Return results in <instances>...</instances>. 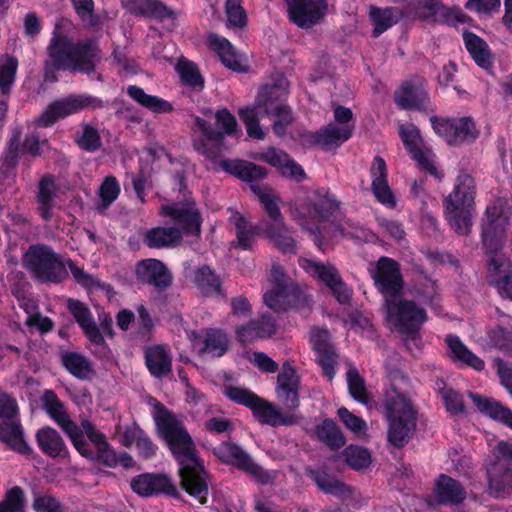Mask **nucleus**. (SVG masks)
Instances as JSON below:
<instances>
[{"instance_id": "13", "label": "nucleus", "mask_w": 512, "mask_h": 512, "mask_svg": "<svg viewBox=\"0 0 512 512\" xmlns=\"http://www.w3.org/2000/svg\"><path fill=\"white\" fill-rule=\"evenodd\" d=\"M16 414V401L9 395L0 393V440L18 453L29 455L32 449L24 440Z\"/></svg>"}, {"instance_id": "35", "label": "nucleus", "mask_w": 512, "mask_h": 512, "mask_svg": "<svg viewBox=\"0 0 512 512\" xmlns=\"http://www.w3.org/2000/svg\"><path fill=\"white\" fill-rule=\"evenodd\" d=\"M56 198V186L50 176L43 177L38 185L36 195L37 211L41 218L48 222L54 216V201Z\"/></svg>"}, {"instance_id": "29", "label": "nucleus", "mask_w": 512, "mask_h": 512, "mask_svg": "<svg viewBox=\"0 0 512 512\" xmlns=\"http://www.w3.org/2000/svg\"><path fill=\"white\" fill-rule=\"evenodd\" d=\"M131 488L141 496H150L157 493L176 495L175 486L164 475L141 474L132 479Z\"/></svg>"}, {"instance_id": "61", "label": "nucleus", "mask_w": 512, "mask_h": 512, "mask_svg": "<svg viewBox=\"0 0 512 512\" xmlns=\"http://www.w3.org/2000/svg\"><path fill=\"white\" fill-rule=\"evenodd\" d=\"M76 141L81 148L87 151H94L101 146L98 131L89 125L82 128V131L77 135Z\"/></svg>"}, {"instance_id": "64", "label": "nucleus", "mask_w": 512, "mask_h": 512, "mask_svg": "<svg viewBox=\"0 0 512 512\" xmlns=\"http://www.w3.org/2000/svg\"><path fill=\"white\" fill-rule=\"evenodd\" d=\"M412 7L415 14L422 19L432 18L442 9L438 0H414Z\"/></svg>"}, {"instance_id": "56", "label": "nucleus", "mask_w": 512, "mask_h": 512, "mask_svg": "<svg viewBox=\"0 0 512 512\" xmlns=\"http://www.w3.org/2000/svg\"><path fill=\"white\" fill-rule=\"evenodd\" d=\"M344 456L347 464L356 470L364 469L371 463L369 451L359 446H348L344 450Z\"/></svg>"}, {"instance_id": "1", "label": "nucleus", "mask_w": 512, "mask_h": 512, "mask_svg": "<svg viewBox=\"0 0 512 512\" xmlns=\"http://www.w3.org/2000/svg\"><path fill=\"white\" fill-rule=\"evenodd\" d=\"M152 416L159 433L179 461L182 486L201 504L206 503L208 494L206 473L196 455L194 443L182 422L159 402H155Z\"/></svg>"}, {"instance_id": "15", "label": "nucleus", "mask_w": 512, "mask_h": 512, "mask_svg": "<svg viewBox=\"0 0 512 512\" xmlns=\"http://www.w3.org/2000/svg\"><path fill=\"white\" fill-rule=\"evenodd\" d=\"M270 289L264 293L265 304L276 311L286 310L299 298V290L279 265H273L269 274Z\"/></svg>"}, {"instance_id": "18", "label": "nucleus", "mask_w": 512, "mask_h": 512, "mask_svg": "<svg viewBox=\"0 0 512 512\" xmlns=\"http://www.w3.org/2000/svg\"><path fill=\"white\" fill-rule=\"evenodd\" d=\"M370 272L384 302L402 293L404 282L399 264L395 260L381 257Z\"/></svg>"}, {"instance_id": "6", "label": "nucleus", "mask_w": 512, "mask_h": 512, "mask_svg": "<svg viewBox=\"0 0 512 512\" xmlns=\"http://www.w3.org/2000/svg\"><path fill=\"white\" fill-rule=\"evenodd\" d=\"M384 408L388 421V441L395 447H403L416 428L415 410L410 400L395 388L386 391Z\"/></svg>"}, {"instance_id": "39", "label": "nucleus", "mask_w": 512, "mask_h": 512, "mask_svg": "<svg viewBox=\"0 0 512 512\" xmlns=\"http://www.w3.org/2000/svg\"><path fill=\"white\" fill-rule=\"evenodd\" d=\"M435 496L439 503L458 504L466 498V491L455 479L441 475L436 483Z\"/></svg>"}, {"instance_id": "43", "label": "nucleus", "mask_w": 512, "mask_h": 512, "mask_svg": "<svg viewBox=\"0 0 512 512\" xmlns=\"http://www.w3.org/2000/svg\"><path fill=\"white\" fill-rule=\"evenodd\" d=\"M181 240V232L175 227H155L148 230L144 242L150 248L170 247Z\"/></svg>"}, {"instance_id": "49", "label": "nucleus", "mask_w": 512, "mask_h": 512, "mask_svg": "<svg viewBox=\"0 0 512 512\" xmlns=\"http://www.w3.org/2000/svg\"><path fill=\"white\" fill-rule=\"evenodd\" d=\"M320 441L332 449H338L345 444V437L333 420L326 419L316 428Z\"/></svg>"}, {"instance_id": "60", "label": "nucleus", "mask_w": 512, "mask_h": 512, "mask_svg": "<svg viewBox=\"0 0 512 512\" xmlns=\"http://www.w3.org/2000/svg\"><path fill=\"white\" fill-rule=\"evenodd\" d=\"M224 394L232 401L245 405L247 407H251L255 400H257V395L252 391L240 387V386H232L226 385L224 387Z\"/></svg>"}, {"instance_id": "10", "label": "nucleus", "mask_w": 512, "mask_h": 512, "mask_svg": "<svg viewBox=\"0 0 512 512\" xmlns=\"http://www.w3.org/2000/svg\"><path fill=\"white\" fill-rule=\"evenodd\" d=\"M215 119L217 130L213 129L204 119L195 118V125L203 137L194 141V148L211 160L217 158L223 136L231 135L237 129V121L227 109L217 111Z\"/></svg>"}, {"instance_id": "58", "label": "nucleus", "mask_w": 512, "mask_h": 512, "mask_svg": "<svg viewBox=\"0 0 512 512\" xmlns=\"http://www.w3.org/2000/svg\"><path fill=\"white\" fill-rule=\"evenodd\" d=\"M337 414L346 428L355 435L358 437L367 435V424L362 418L354 415L345 407L339 408Z\"/></svg>"}, {"instance_id": "34", "label": "nucleus", "mask_w": 512, "mask_h": 512, "mask_svg": "<svg viewBox=\"0 0 512 512\" xmlns=\"http://www.w3.org/2000/svg\"><path fill=\"white\" fill-rule=\"evenodd\" d=\"M162 213L170 216L185 233L196 235L200 233L199 215L194 206L190 204L163 206Z\"/></svg>"}, {"instance_id": "30", "label": "nucleus", "mask_w": 512, "mask_h": 512, "mask_svg": "<svg viewBox=\"0 0 512 512\" xmlns=\"http://www.w3.org/2000/svg\"><path fill=\"white\" fill-rule=\"evenodd\" d=\"M257 159L262 160L271 166L275 167L280 173L286 177L293 178L297 181L305 177V173L300 165H298L290 156L283 150L276 148H269L260 153Z\"/></svg>"}, {"instance_id": "23", "label": "nucleus", "mask_w": 512, "mask_h": 512, "mask_svg": "<svg viewBox=\"0 0 512 512\" xmlns=\"http://www.w3.org/2000/svg\"><path fill=\"white\" fill-rule=\"evenodd\" d=\"M290 20L300 28H310L321 21L327 10L325 0H286Z\"/></svg>"}, {"instance_id": "3", "label": "nucleus", "mask_w": 512, "mask_h": 512, "mask_svg": "<svg viewBox=\"0 0 512 512\" xmlns=\"http://www.w3.org/2000/svg\"><path fill=\"white\" fill-rule=\"evenodd\" d=\"M41 400L47 414L63 429L83 457L94 459L107 452L109 445L105 436L87 419L81 421V426L72 421L63 402L53 391L46 390Z\"/></svg>"}, {"instance_id": "40", "label": "nucleus", "mask_w": 512, "mask_h": 512, "mask_svg": "<svg viewBox=\"0 0 512 512\" xmlns=\"http://www.w3.org/2000/svg\"><path fill=\"white\" fill-rule=\"evenodd\" d=\"M220 165L225 171L244 181L254 182L261 180L266 176V169L264 167L250 162L241 160H222Z\"/></svg>"}, {"instance_id": "21", "label": "nucleus", "mask_w": 512, "mask_h": 512, "mask_svg": "<svg viewBox=\"0 0 512 512\" xmlns=\"http://www.w3.org/2000/svg\"><path fill=\"white\" fill-rule=\"evenodd\" d=\"M101 101L89 95H70L51 103L41 114L38 123L42 126H50L61 118L78 113L86 107H97Z\"/></svg>"}, {"instance_id": "27", "label": "nucleus", "mask_w": 512, "mask_h": 512, "mask_svg": "<svg viewBox=\"0 0 512 512\" xmlns=\"http://www.w3.org/2000/svg\"><path fill=\"white\" fill-rule=\"evenodd\" d=\"M145 364L150 374L157 378L167 376L172 371L173 354L167 344H153L144 350Z\"/></svg>"}, {"instance_id": "63", "label": "nucleus", "mask_w": 512, "mask_h": 512, "mask_svg": "<svg viewBox=\"0 0 512 512\" xmlns=\"http://www.w3.org/2000/svg\"><path fill=\"white\" fill-rule=\"evenodd\" d=\"M35 512H65L60 502L49 495L36 494L32 503Z\"/></svg>"}, {"instance_id": "24", "label": "nucleus", "mask_w": 512, "mask_h": 512, "mask_svg": "<svg viewBox=\"0 0 512 512\" xmlns=\"http://www.w3.org/2000/svg\"><path fill=\"white\" fill-rule=\"evenodd\" d=\"M193 348L201 355L222 356L228 349L229 340L225 333L217 329H202L187 333Z\"/></svg>"}, {"instance_id": "16", "label": "nucleus", "mask_w": 512, "mask_h": 512, "mask_svg": "<svg viewBox=\"0 0 512 512\" xmlns=\"http://www.w3.org/2000/svg\"><path fill=\"white\" fill-rule=\"evenodd\" d=\"M399 134L405 148L418 163L420 168L440 178L442 174L437 168L435 155L432 150L424 144L418 128L411 123L402 124L399 126Z\"/></svg>"}, {"instance_id": "25", "label": "nucleus", "mask_w": 512, "mask_h": 512, "mask_svg": "<svg viewBox=\"0 0 512 512\" xmlns=\"http://www.w3.org/2000/svg\"><path fill=\"white\" fill-rule=\"evenodd\" d=\"M137 280L153 286L161 291L172 283V274L167 267L157 259H144L137 263L135 268Z\"/></svg>"}, {"instance_id": "62", "label": "nucleus", "mask_w": 512, "mask_h": 512, "mask_svg": "<svg viewBox=\"0 0 512 512\" xmlns=\"http://www.w3.org/2000/svg\"><path fill=\"white\" fill-rule=\"evenodd\" d=\"M226 16L230 25L242 27L246 24V13L241 5V0L226 1Z\"/></svg>"}, {"instance_id": "11", "label": "nucleus", "mask_w": 512, "mask_h": 512, "mask_svg": "<svg viewBox=\"0 0 512 512\" xmlns=\"http://www.w3.org/2000/svg\"><path fill=\"white\" fill-rule=\"evenodd\" d=\"M338 210L336 200L328 193H317L292 211L293 218L311 234L320 233L322 222L328 220Z\"/></svg>"}, {"instance_id": "48", "label": "nucleus", "mask_w": 512, "mask_h": 512, "mask_svg": "<svg viewBox=\"0 0 512 512\" xmlns=\"http://www.w3.org/2000/svg\"><path fill=\"white\" fill-rule=\"evenodd\" d=\"M274 331V322L268 317H263L262 321H251L246 326L238 328L237 334L242 342H250L256 338L270 336Z\"/></svg>"}, {"instance_id": "54", "label": "nucleus", "mask_w": 512, "mask_h": 512, "mask_svg": "<svg viewBox=\"0 0 512 512\" xmlns=\"http://www.w3.org/2000/svg\"><path fill=\"white\" fill-rule=\"evenodd\" d=\"M18 66L16 58L11 56H4L0 58V90L3 94L10 91Z\"/></svg>"}, {"instance_id": "4", "label": "nucleus", "mask_w": 512, "mask_h": 512, "mask_svg": "<svg viewBox=\"0 0 512 512\" xmlns=\"http://www.w3.org/2000/svg\"><path fill=\"white\" fill-rule=\"evenodd\" d=\"M476 184L467 173H460L454 188L444 200V212L450 226L460 235L470 232L475 212Z\"/></svg>"}, {"instance_id": "52", "label": "nucleus", "mask_w": 512, "mask_h": 512, "mask_svg": "<svg viewBox=\"0 0 512 512\" xmlns=\"http://www.w3.org/2000/svg\"><path fill=\"white\" fill-rule=\"evenodd\" d=\"M347 384L349 393L353 399L364 405L370 403L371 398L366 389L365 381L354 367L347 371Z\"/></svg>"}, {"instance_id": "5", "label": "nucleus", "mask_w": 512, "mask_h": 512, "mask_svg": "<svg viewBox=\"0 0 512 512\" xmlns=\"http://www.w3.org/2000/svg\"><path fill=\"white\" fill-rule=\"evenodd\" d=\"M251 189L259 198L268 216L267 219H262L258 223L259 231L284 253L295 252L296 242L283 220L275 192L268 187L257 184L251 185Z\"/></svg>"}, {"instance_id": "44", "label": "nucleus", "mask_w": 512, "mask_h": 512, "mask_svg": "<svg viewBox=\"0 0 512 512\" xmlns=\"http://www.w3.org/2000/svg\"><path fill=\"white\" fill-rule=\"evenodd\" d=\"M230 223L235 228L238 245L243 249L252 247L257 235L263 234L258 229V224L253 226L238 212H233L230 217Z\"/></svg>"}, {"instance_id": "36", "label": "nucleus", "mask_w": 512, "mask_h": 512, "mask_svg": "<svg viewBox=\"0 0 512 512\" xmlns=\"http://www.w3.org/2000/svg\"><path fill=\"white\" fill-rule=\"evenodd\" d=\"M469 397L481 413L488 415L496 421L502 422L512 429V410L508 407L503 406L501 403L493 399L482 397L476 393L470 392Z\"/></svg>"}, {"instance_id": "28", "label": "nucleus", "mask_w": 512, "mask_h": 512, "mask_svg": "<svg viewBox=\"0 0 512 512\" xmlns=\"http://www.w3.org/2000/svg\"><path fill=\"white\" fill-rule=\"evenodd\" d=\"M299 377L295 369L286 363L277 377L276 393L278 398L289 409L299 405Z\"/></svg>"}, {"instance_id": "31", "label": "nucleus", "mask_w": 512, "mask_h": 512, "mask_svg": "<svg viewBox=\"0 0 512 512\" xmlns=\"http://www.w3.org/2000/svg\"><path fill=\"white\" fill-rule=\"evenodd\" d=\"M209 48L217 53L221 62L233 71H246L247 65L244 57L238 53L232 44L225 38L216 34L208 37Z\"/></svg>"}, {"instance_id": "17", "label": "nucleus", "mask_w": 512, "mask_h": 512, "mask_svg": "<svg viewBox=\"0 0 512 512\" xmlns=\"http://www.w3.org/2000/svg\"><path fill=\"white\" fill-rule=\"evenodd\" d=\"M300 265L307 273L325 284L340 304H346L351 300L352 291L334 265L309 259H302Z\"/></svg>"}, {"instance_id": "38", "label": "nucleus", "mask_w": 512, "mask_h": 512, "mask_svg": "<svg viewBox=\"0 0 512 512\" xmlns=\"http://www.w3.org/2000/svg\"><path fill=\"white\" fill-rule=\"evenodd\" d=\"M254 416L263 424L271 426L288 425L293 422L292 416L282 414L281 410L276 408L270 402L257 397V400L251 405Z\"/></svg>"}, {"instance_id": "8", "label": "nucleus", "mask_w": 512, "mask_h": 512, "mask_svg": "<svg viewBox=\"0 0 512 512\" xmlns=\"http://www.w3.org/2000/svg\"><path fill=\"white\" fill-rule=\"evenodd\" d=\"M48 50L56 68L90 72L95 66L97 54L90 44H74L66 37L54 36Z\"/></svg>"}, {"instance_id": "41", "label": "nucleus", "mask_w": 512, "mask_h": 512, "mask_svg": "<svg viewBox=\"0 0 512 512\" xmlns=\"http://www.w3.org/2000/svg\"><path fill=\"white\" fill-rule=\"evenodd\" d=\"M36 440L42 452L50 457H58L66 453V446L60 434L49 426L37 431Z\"/></svg>"}, {"instance_id": "45", "label": "nucleus", "mask_w": 512, "mask_h": 512, "mask_svg": "<svg viewBox=\"0 0 512 512\" xmlns=\"http://www.w3.org/2000/svg\"><path fill=\"white\" fill-rule=\"evenodd\" d=\"M466 49L474 61L482 68H488L491 64V52L487 43L472 32L463 34Z\"/></svg>"}, {"instance_id": "42", "label": "nucleus", "mask_w": 512, "mask_h": 512, "mask_svg": "<svg viewBox=\"0 0 512 512\" xmlns=\"http://www.w3.org/2000/svg\"><path fill=\"white\" fill-rule=\"evenodd\" d=\"M446 343L454 361L472 367L477 371L484 369V361L470 351L458 337L449 335L446 338Z\"/></svg>"}, {"instance_id": "55", "label": "nucleus", "mask_w": 512, "mask_h": 512, "mask_svg": "<svg viewBox=\"0 0 512 512\" xmlns=\"http://www.w3.org/2000/svg\"><path fill=\"white\" fill-rule=\"evenodd\" d=\"M25 507L24 491L18 486L8 490L5 498L0 501V512H24Z\"/></svg>"}, {"instance_id": "57", "label": "nucleus", "mask_w": 512, "mask_h": 512, "mask_svg": "<svg viewBox=\"0 0 512 512\" xmlns=\"http://www.w3.org/2000/svg\"><path fill=\"white\" fill-rule=\"evenodd\" d=\"M177 71L182 81L196 89H202L204 81L198 72L197 67L188 60H180L177 64Z\"/></svg>"}, {"instance_id": "50", "label": "nucleus", "mask_w": 512, "mask_h": 512, "mask_svg": "<svg viewBox=\"0 0 512 512\" xmlns=\"http://www.w3.org/2000/svg\"><path fill=\"white\" fill-rule=\"evenodd\" d=\"M396 104L403 109H419L427 101L425 93H418L412 86L403 85L395 93Z\"/></svg>"}, {"instance_id": "9", "label": "nucleus", "mask_w": 512, "mask_h": 512, "mask_svg": "<svg viewBox=\"0 0 512 512\" xmlns=\"http://www.w3.org/2000/svg\"><path fill=\"white\" fill-rule=\"evenodd\" d=\"M387 324L394 330L405 335H411L407 342L417 345L415 333L427 320L426 311L415 302L402 298V293L392 297L383 304Z\"/></svg>"}, {"instance_id": "59", "label": "nucleus", "mask_w": 512, "mask_h": 512, "mask_svg": "<svg viewBox=\"0 0 512 512\" xmlns=\"http://www.w3.org/2000/svg\"><path fill=\"white\" fill-rule=\"evenodd\" d=\"M120 187L116 178L107 177L100 186L99 196L101 199V208L104 210L110 206L118 197Z\"/></svg>"}, {"instance_id": "47", "label": "nucleus", "mask_w": 512, "mask_h": 512, "mask_svg": "<svg viewBox=\"0 0 512 512\" xmlns=\"http://www.w3.org/2000/svg\"><path fill=\"white\" fill-rule=\"evenodd\" d=\"M128 95L143 107L155 113H168L172 111V106L166 100L154 95H149L137 86H129L127 88Z\"/></svg>"}, {"instance_id": "20", "label": "nucleus", "mask_w": 512, "mask_h": 512, "mask_svg": "<svg viewBox=\"0 0 512 512\" xmlns=\"http://www.w3.org/2000/svg\"><path fill=\"white\" fill-rule=\"evenodd\" d=\"M213 452L222 462L235 466L261 483H267L270 480L269 473L256 464L249 454L237 444L223 442L215 447Z\"/></svg>"}, {"instance_id": "51", "label": "nucleus", "mask_w": 512, "mask_h": 512, "mask_svg": "<svg viewBox=\"0 0 512 512\" xmlns=\"http://www.w3.org/2000/svg\"><path fill=\"white\" fill-rule=\"evenodd\" d=\"M65 368L80 379H87L92 373L90 362L78 353H67L62 357Z\"/></svg>"}, {"instance_id": "33", "label": "nucleus", "mask_w": 512, "mask_h": 512, "mask_svg": "<svg viewBox=\"0 0 512 512\" xmlns=\"http://www.w3.org/2000/svg\"><path fill=\"white\" fill-rule=\"evenodd\" d=\"M372 179V191L379 202L393 207L395 198L387 180V166L383 158H374L370 169Z\"/></svg>"}, {"instance_id": "53", "label": "nucleus", "mask_w": 512, "mask_h": 512, "mask_svg": "<svg viewBox=\"0 0 512 512\" xmlns=\"http://www.w3.org/2000/svg\"><path fill=\"white\" fill-rule=\"evenodd\" d=\"M311 477L325 493L341 496L348 492V488L342 482L325 472L313 471Z\"/></svg>"}, {"instance_id": "14", "label": "nucleus", "mask_w": 512, "mask_h": 512, "mask_svg": "<svg viewBox=\"0 0 512 512\" xmlns=\"http://www.w3.org/2000/svg\"><path fill=\"white\" fill-rule=\"evenodd\" d=\"M24 264L40 280L61 281L67 274L59 257L47 246H32L24 255Z\"/></svg>"}, {"instance_id": "2", "label": "nucleus", "mask_w": 512, "mask_h": 512, "mask_svg": "<svg viewBox=\"0 0 512 512\" xmlns=\"http://www.w3.org/2000/svg\"><path fill=\"white\" fill-rule=\"evenodd\" d=\"M288 81L280 76L273 85H265L256 100L254 107L239 110L241 120L245 123L247 134L255 139L263 140L266 132L259 125L260 117H275L273 130L276 135L283 137L293 118L291 110L284 103L288 90Z\"/></svg>"}, {"instance_id": "19", "label": "nucleus", "mask_w": 512, "mask_h": 512, "mask_svg": "<svg viewBox=\"0 0 512 512\" xmlns=\"http://www.w3.org/2000/svg\"><path fill=\"white\" fill-rule=\"evenodd\" d=\"M430 121L435 133L450 145L473 141L479 135V131L471 117L452 119L431 117Z\"/></svg>"}, {"instance_id": "37", "label": "nucleus", "mask_w": 512, "mask_h": 512, "mask_svg": "<svg viewBox=\"0 0 512 512\" xmlns=\"http://www.w3.org/2000/svg\"><path fill=\"white\" fill-rule=\"evenodd\" d=\"M186 275L192 280L204 296H216L222 294L221 280L219 276L207 265L197 268L192 274L186 268Z\"/></svg>"}, {"instance_id": "12", "label": "nucleus", "mask_w": 512, "mask_h": 512, "mask_svg": "<svg viewBox=\"0 0 512 512\" xmlns=\"http://www.w3.org/2000/svg\"><path fill=\"white\" fill-rule=\"evenodd\" d=\"M352 111L349 108L338 106L334 110V118L337 124H329L319 132H307L303 134V143L308 145H320L325 149L337 147L347 141L353 132Z\"/></svg>"}, {"instance_id": "26", "label": "nucleus", "mask_w": 512, "mask_h": 512, "mask_svg": "<svg viewBox=\"0 0 512 512\" xmlns=\"http://www.w3.org/2000/svg\"><path fill=\"white\" fill-rule=\"evenodd\" d=\"M310 342L317 353V358L324 374L331 380L335 375L336 354L330 342V335L325 328H313Z\"/></svg>"}, {"instance_id": "46", "label": "nucleus", "mask_w": 512, "mask_h": 512, "mask_svg": "<svg viewBox=\"0 0 512 512\" xmlns=\"http://www.w3.org/2000/svg\"><path fill=\"white\" fill-rule=\"evenodd\" d=\"M402 17V12L398 8H376L370 10V18L374 25L373 35L378 37L387 29L395 25Z\"/></svg>"}, {"instance_id": "7", "label": "nucleus", "mask_w": 512, "mask_h": 512, "mask_svg": "<svg viewBox=\"0 0 512 512\" xmlns=\"http://www.w3.org/2000/svg\"><path fill=\"white\" fill-rule=\"evenodd\" d=\"M511 216V199L495 197L487 204L482 218V243L483 248L488 252H496L503 248Z\"/></svg>"}, {"instance_id": "22", "label": "nucleus", "mask_w": 512, "mask_h": 512, "mask_svg": "<svg viewBox=\"0 0 512 512\" xmlns=\"http://www.w3.org/2000/svg\"><path fill=\"white\" fill-rule=\"evenodd\" d=\"M485 253L487 260L488 279L502 297L512 300V263L510 259L499 249L496 252Z\"/></svg>"}, {"instance_id": "32", "label": "nucleus", "mask_w": 512, "mask_h": 512, "mask_svg": "<svg viewBox=\"0 0 512 512\" xmlns=\"http://www.w3.org/2000/svg\"><path fill=\"white\" fill-rule=\"evenodd\" d=\"M209 48L217 53L221 62L233 71H246L247 65L244 57L238 53L232 44L225 38L216 34L208 37Z\"/></svg>"}]
</instances>
